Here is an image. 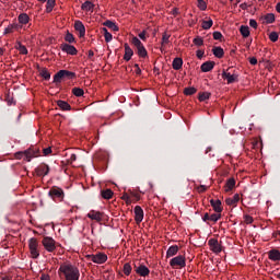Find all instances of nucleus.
<instances>
[{
	"instance_id": "63",
	"label": "nucleus",
	"mask_w": 280,
	"mask_h": 280,
	"mask_svg": "<svg viewBox=\"0 0 280 280\" xmlns=\"http://www.w3.org/2000/svg\"><path fill=\"white\" fill-rule=\"evenodd\" d=\"M241 10H247L248 4L246 2L240 4Z\"/></svg>"
},
{
	"instance_id": "53",
	"label": "nucleus",
	"mask_w": 280,
	"mask_h": 280,
	"mask_svg": "<svg viewBox=\"0 0 280 280\" xmlns=\"http://www.w3.org/2000/svg\"><path fill=\"white\" fill-rule=\"evenodd\" d=\"M104 38H105V43H110V40H113V34L106 33L104 35Z\"/></svg>"
},
{
	"instance_id": "24",
	"label": "nucleus",
	"mask_w": 280,
	"mask_h": 280,
	"mask_svg": "<svg viewBox=\"0 0 280 280\" xmlns=\"http://www.w3.org/2000/svg\"><path fill=\"white\" fill-rule=\"evenodd\" d=\"M173 69L175 71H180V69H183V58L176 57L173 60Z\"/></svg>"
},
{
	"instance_id": "7",
	"label": "nucleus",
	"mask_w": 280,
	"mask_h": 280,
	"mask_svg": "<svg viewBox=\"0 0 280 280\" xmlns=\"http://www.w3.org/2000/svg\"><path fill=\"white\" fill-rule=\"evenodd\" d=\"M42 244L48 253H54L56 250V241L50 236L44 237Z\"/></svg>"
},
{
	"instance_id": "56",
	"label": "nucleus",
	"mask_w": 280,
	"mask_h": 280,
	"mask_svg": "<svg viewBox=\"0 0 280 280\" xmlns=\"http://www.w3.org/2000/svg\"><path fill=\"white\" fill-rule=\"evenodd\" d=\"M249 25H250L254 30H257V21H256V20H249Z\"/></svg>"
},
{
	"instance_id": "19",
	"label": "nucleus",
	"mask_w": 280,
	"mask_h": 280,
	"mask_svg": "<svg viewBox=\"0 0 280 280\" xmlns=\"http://www.w3.org/2000/svg\"><path fill=\"white\" fill-rule=\"evenodd\" d=\"M88 218H90V220H95L96 222H102V212L95 211V210H91L88 213Z\"/></svg>"
},
{
	"instance_id": "10",
	"label": "nucleus",
	"mask_w": 280,
	"mask_h": 280,
	"mask_svg": "<svg viewBox=\"0 0 280 280\" xmlns=\"http://www.w3.org/2000/svg\"><path fill=\"white\" fill-rule=\"evenodd\" d=\"M61 51H65L66 54H69L70 56H77L78 49L74 48V46L69 44H61L60 46Z\"/></svg>"
},
{
	"instance_id": "5",
	"label": "nucleus",
	"mask_w": 280,
	"mask_h": 280,
	"mask_svg": "<svg viewBox=\"0 0 280 280\" xmlns=\"http://www.w3.org/2000/svg\"><path fill=\"white\" fill-rule=\"evenodd\" d=\"M18 154H21L22 156H24V161H27L30 163V161H32V159L36 158V156H40V149H38L37 147H32L30 149H27L24 152H20Z\"/></svg>"
},
{
	"instance_id": "33",
	"label": "nucleus",
	"mask_w": 280,
	"mask_h": 280,
	"mask_svg": "<svg viewBox=\"0 0 280 280\" xmlns=\"http://www.w3.org/2000/svg\"><path fill=\"white\" fill-rule=\"evenodd\" d=\"M234 187H235V178L228 179L225 184V191H233Z\"/></svg>"
},
{
	"instance_id": "54",
	"label": "nucleus",
	"mask_w": 280,
	"mask_h": 280,
	"mask_svg": "<svg viewBox=\"0 0 280 280\" xmlns=\"http://www.w3.org/2000/svg\"><path fill=\"white\" fill-rule=\"evenodd\" d=\"M43 154L44 156H49V154H51V147L43 149Z\"/></svg>"
},
{
	"instance_id": "11",
	"label": "nucleus",
	"mask_w": 280,
	"mask_h": 280,
	"mask_svg": "<svg viewBox=\"0 0 280 280\" xmlns=\"http://www.w3.org/2000/svg\"><path fill=\"white\" fill-rule=\"evenodd\" d=\"M135 271L139 277H150V269L145 265L135 266Z\"/></svg>"
},
{
	"instance_id": "15",
	"label": "nucleus",
	"mask_w": 280,
	"mask_h": 280,
	"mask_svg": "<svg viewBox=\"0 0 280 280\" xmlns=\"http://www.w3.org/2000/svg\"><path fill=\"white\" fill-rule=\"evenodd\" d=\"M74 30L79 32L80 38H83V36L86 34V27H84V24L81 21L74 22Z\"/></svg>"
},
{
	"instance_id": "1",
	"label": "nucleus",
	"mask_w": 280,
	"mask_h": 280,
	"mask_svg": "<svg viewBox=\"0 0 280 280\" xmlns=\"http://www.w3.org/2000/svg\"><path fill=\"white\" fill-rule=\"evenodd\" d=\"M58 275L60 279L65 280H80V269H78V267L71 262L60 265Z\"/></svg>"
},
{
	"instance_id": "34",
	"label": "nucleus",
	"mask_w": 280,
	"mask_h": 280,
	"mask_svg": "<svg viewBox=\"0 0 280 280\" xmlns=\"http://www.w3.org/2000/svg\"><path fill=\"white\" fill-rule=\"evenodd\" d=\"M57 105L59 106V108H61V110H71V105H69V103H67L66 101H58Z\"/></svg>"
},
{
	"instance_id": "9",
	"label": "nucleus",
	"mask_w": 280,
	"mask_h": 280,
	"mask_svg": "<svg viewBox=\"0 0 280 280\" xmlns=\"http://www.w3.org/2000/svg\"><path fill=\"white\" fill-rule=\"evenodd\" d=\"M208 245L210 246V250H212V253H222V246L220 243H218L217 238H210L208 241Z\"/></svg>"
},
{
	"instance_id": "36",
	"label": "nucleus",
	"mask_w": 280,
	"mask_h": 280,
	"mask_svg": "<svg viewBox=\"0 0 280 280\" xmlns=\"http://www.w3.org/2000/svg\"><path fill=\"white\" fill-rule=\"evenodd\" d=\"M39 74L42 75V78H44V80H50L51 79V73H49V70H47V68H44L40 70Z\"/></svg>"
},
{
	"instance_id": "25",
	"label": "nucleus",
	"mask_w": 280,
	"mask_h": 280,
	"mask_svg": "<svg viewBox=\"0 0 280 280\" xmlns=\"http://www.w3.org/2000/svg\"><path fill=\"white\" fill-rule=\"evenodd\" d=\"M18 21L21 25H27L30 23V15L27 13H21L18 16Z\"/></svg>"
},
{
	"instance_id": "27",
	"label": "nucleus",
	"mask_w": 280,
	"mask_h": 280,
	"mask_svg": "<svg viewBox=\"0 0 280 280\" xmlns=\"http://www.w3.org/2000/svg\"><path fill=\"white\" fill-rule=\"evenodd\" d=\"M95 8V4H93V2L91 1H85L82 5H81V10H83L84 12H92V10Z\"/></svg>"
},
{
	"instance_id": "28",
	"label": "nucleus",
	"mask_w": 280,
	"mask_h": 280,
	"mask_svg": "<svg viewBox=\"0 0 280 280\" xmlns=\"http://www.w3.org/2000/svg\"><path fill=\"white\" fill-rule=\"evenodd\" d=\"M201 27L202 30H211V27H213V20H211V18L202 20Z\"/></svg>"
},
{
	"instance_id": "32",
	"label": "nucleus",
	"mask_w": 280,
	"mask_h": 280,
	"mask_svg": "<svg viewBox=\"0 0 280 280\" xmlns=\"http://www.w3.org/2000/svg\"><path fill=\"white\" fill-rule=\"evenodd\" d=\"M114 192L110 189L101 190V196L105 200H110L113 198Z\"/></svg>"
},
{
	"instance_id": "64",
	"label": "nucleus",
	"mask_w": 280,
	"mask_h": 280,
	"mask_svg": "<svg viewBox=\"0 0 280 280\" xmlns=\"http://www.w3.org/2000/svg\"><path fill=\"white\" fill-rule=\"evenodd\" d=\"M276 11L280 14V2L277 3Z\"/></svg>"
},
{
	"instance_id": "4",
	"label": "nucleus",
	"mask_w": 280,
	"mask_h": 280,
	"mask_svg": "<svg viewBox=\"0 0 280 280\" xmlns=\"http://www.w3.org/2000/svg\"><path fill=\"white\" fill-rule=\"evenodd\" d=\"M28 248L32 259H38V257H40V252L38 250V240L36 237L28 240Z\"/></svg>"
},
{
	"instance_id": "49",
	"label": "nucleus",
	"mask_w": 280,
	"mask_h": 280,
	"mask_svg": "<svg viewBox=\"0 0 280 280\" xmlns=\"http://www.w3.org/2000/svg\"><path fill=\"white\" fill-rule=\"evenodd\" d=\"M18 51H20V54H22V56H27V54H28L27 47H25V45L20 46V48H18Z\"/></svg>"
},
{
	"instance_id": "50",
	"label": "nucleus",
	"mask_w": 280,
	"mask_h": 280,
	"mask_svg": "<svg viewBox=\"0 0 280 280\" xmlns=\"http://www.w3.org/2000/svg\"><path fill=\"white\" fill-rule=\"evenodd\" d=\"M213 38H214V40H222L223 35H222L221 32L215 31V32L213 33Z\"/></svg>"
},
{
	"instance_id": "37",
	"label": "nucleus",
	"mask_w": 280,
	"mask_h": 280,
	"mask_svg": "<svg viewBox=\"0 0 280 280\" xmlns=\"http://www.w3.org/2000/svg\"><path fill=\"white\" fill-rule=\"evenodd\" d=\"M72 95H75V97H82L84 95V90H82V88H73Z\"/></svg>"
},
{
	"instance_id": "38",
	"label": "nucleus",
	"mask_w": 280,
	"mask_h": 280,
	"mask_svg": "<svg viewBox=\"0 0 280 280\" xmlns=\"http://www.w3.org/2000/svg\"><path fill=\"white\" fill-rule=\"evenodd\" d=\"M209 97H211V93L209 92H201L199 93V102H207V100H209Z\"/></svg>"
},
{
	"instance_id": "39",
	"label": "nucleus",
	"mask_w": 280,
	"mask_h": 280,
	"mask_svg": "<svg viewBox=\"0 0 280 280\" xmlns=\"http://www.w3.org/2000/svg\"><path fill=\"white\" fill-rule=\"evenodd\" d=\"M55 5H56V0H47L46 12L48 13L51 12Z\"/></svg>"
},
{
	"instance_id": "26",
	"label": "nucleus",
	"mask_w": 280,
	"mask_h": 280,
	"mask_svg": "<svg viewBox=\"0 0 280 280\" xmlns=\"http://www.w3.org/2000/svg\"><path fill=\"white\" fill-rule=\"evenodd\" d=\"M105 27H108L109 30H113V32H119V26L115 24V22L107 20L103 23Z\"/></svg>"
},
{
	"instance_id": "45",
	"label": "nucleus",
	"mask_w": 280,
	"mask_h": 280,
	"mask_svg": "<svg viewBox=\"0 0 280 280\" xmlns=\"http://www.w3.org/2000/svg\"><path fill=\"white\" fill-rule=\"evenodd\" d=\"M66 43H75V37L71 33H67L65 37Z\"/></svg>"
},
{
	"instance_id": "16",
	"label": "nucleus",
	"mask_w": 280,
	"mask_h": 280,
	"mask_svg": "<svg viewBox=\"0 0 280 280\" xmlns=\"http://www.w3.org/2000/svg\"><path fill=\"white\" fill-rule=\"evenodd\" d=\"M222 78L223 80H226L228 84H234V82H237V74H231L224 70L222 72Z\"/></svg>"
},
{
	"instance_id": "2",
	"label": "nucleus",
	"mask_w": 280,
	"mask_h": 280,
	"mask_svg": "<svg viewBox=\"0 0 280 280\" xmlns=\"http://www.w3.org/2000/svg\"><path fill=\"white\" fill-rule=\"evenodd\" d=\"M48 196L55 202H62L65 200V190L58 186H52L48 191Z\"/></svg>"
},
{
	"instance_id": "51",
	"label": "nucleus",
	"mask_w": 280,
	"mask_h": 280,
	"mask_svg": "<svg viewBox=\"0 0 280 280\" xmlns=\"http://www.w3.org/2000/svg\"><path fill=\"white\" fill-rule=\"evenodd\" d=\"M210 218H211V214H209L208 212H206V213L202 215V221L206 222L207 224H209Z\"/></svg>"
},
{
	"instance_id": "6",
	"label": "nucleus",
	"mask_w": 280,
	"mask_h": 280,
	"mask_svg": "<svg viewBox=\"0 0 280 280\" xmlns=\"http://www.w3.org/2000/svg\"><path fill=\"white\" fill-rule=\"evenodd\" d=\"M85 257L86 259L93 261L94 264H106V261L108 260V256H106V254L103 253H98L96 255H86Z\"/></svg>"
},
{
	"instance_id": "40",
	"label": "nucleus",
	"mask_w": 280,
	"mask_h": 280,
	"mask_svg": "<svg viewBox=\"0 0 280 280\" xmlns=\"http://www.w3.org/2000/svg\"><path fill=\"white\" fill-rule=\"evenodd\" d=\"M63 78H68V80H73L75 78V72L69 70H62Z\"/></svg>"
},
{
	"instance_id": "55",
	"label": "nucleus",
	"mask_w": 280,
	"mask_h": 280,
	"mask_svg": "<svg viewBox=\"0 0 280 280\" xmlns=\"http://www.w3.org/2000/svg\"><path fill=\"white\" fill-rule=\"evenodd\" d=\"M12 32H14V28L12 27V24H10V25L4 30V34H12Z\"/></svg>"
},
{
	"instance_id": "58",
	"label": "nucleus",
	"mask_w": 280,
	"mask_h": 280,
	"mask_svg": "<svg viewBox=\"0 0 280 280\" xmlns=\"http://www.w3.org/2000/svg\"><path fill=\"white\" fill-rule=\"evenodd\" d=\"M139 38H141V40H147V37H145V31H142L141 33H139Z\"/></svg>"
},
{
	"instance_id": "14",
	"label": "nucleus",
	"mask_w": 280,
	"mask_h": 280,
	"mask_svg": "<svg viewBox=\"0 0 280 280\" xmlns=\"http://www.w3.org/2000/svg\"><path fill=\"white\" fill-rule=\"evenodd\" d=\"M35 173L37 176H47L49 174V165L40 164L35 168Z\"/></svg>"
},
{
	"instance_id": "21",
	"label": "nucleus",
	"mask_w": 280,
	"mask_h": 280,
	"mask_svg": "<svg viewBox=\"0 0 280 280\" xmlns=\"http://www.w3.org/2000/svg\"><path fill=\"white\" fill-rule=\"evenodd\" d=\"M237 202H240V195L235 194L233 198L225 199V203L230 207H237Z\"/></svg>"
},
{
	"instance_id": "42",
	"label": "nucleus",
	"mask_w": 280,
	"mask_h": 280,
	"mask_svg": "<svg viewBox=\"0 0 280 280\" xmlns=\"http://www.w3.org/2000/svg\"><path fill=\"white\" fill-rule=\"evenodd\" d=\"M197 7L205 12V10H207V2L205 0H197Z\"/></svg>"
},
{
	"instance_id": "44",
	"label": "nucleus",
	"mask_w": 280,
	"mask_h": 280,
	"mask_svg": "<svg viewBox=\"0 0 280 280\" xmlns=\"http://www.w3.org/2000/svg\"><path fill=\"white\" fill-rule=\"evenodd\" d=\"M192 43L197 46V47H202V45H205V40L202 39V37H196Z\"/></svg>"
},
{
	"instance_id": "60",
	"label": "nucleus",
	"mask_w": 280,
	"mask_h": 280,
	"mask_svg": "<svg viewBox=\"0 0 280 280\" xmlns=\"http://www.w3.org/2000/svg\"><path fill=\"white\" fill-rule=\"evenodd\" d=\"M205 56V50H197V58L201 59Z\"/></svg>"
},
{
	"instance_id": "22",
	"label": "nucleus",
	"mask_w": 280,
	"mask_h": 280,
	"mask_svg": "<svg viewBox=\"0 0 280 280\" xmlns=\"http://www.w3.org/2000/svg\"><path fill=\"white\" fill-rule=\"evenodd\" d=\"M271 261H280V252L278 249H271L268 253Z\"/></svg>"
},
{
	"instance_id": "8",
	"label": "nucleus",
	"mask_w": 280,
	"mask_h": 280,
	"mask_svg": "<svg viewBox=\"0 0 280 280\" xmlns=\"http://www.w3.org/2000/svg\"><path fill=\"white\" fill-rule=\"evenodd\" d=\"M170 266L174 267V266H179V268H185V266H187V262L185 260V256H177L174 257L170 260Z\"/></svg>"
},
{
	"instance_id": "43",
	"label": "nucleus",
	"mask_w": 280,
	"mask_h": 280,
	"mask_svg": "<svg viewBox=\"0 0 280 280\" xmlns=\"http://www.w3.org/2000/svg\"><path fill=\"white\" fill-rule=\"evenodd\" d=\"M269 40H271V43H277L279 40V34L277 32H271L269 34Z\"/></svg>"
},
{
	"instance_id": "13",
	"label": "nucleus",
	"mask_w": 280,
	"mask_h": 280,
	"mask_svg": "<svg viewBox=\"0 0 280 280\" xmlns=\"http://www.w3.org/2000/svg\"><path fill=\"white\" fill-rule=\"evenodd\" d=\"M210 205L215 213H222L224 208H222V201L220 199H211Z\"/></svg>"
},
{
	"instance_id": "47",
	"label": "nucleus",
	"mask_w": 280,
	"mask_h": 280,
	"mask_svg": "<svg viewBox=\"0 0 280 280\" xmlns=\"http://www.w3.org/2000/svg\"><path fill=\"white\" fill-rule=\"evenodd\" d=\"M170 36L167 33H163L162 35V45H168L170 44Z\"/></svg>"
},
{
	"instance_id": "61",
	"label": "nucleus",
	"mask_w": 280,
	"mask_h": 280,
	"mask_svg": "<svg viewBox=\"0 0 280 280\" xmlns=\"http://www.w3.org/2000/svg\"><path fill=\"white\" fill-rule=\"evenodd\" d=\"M11 26L13 27V30H16L19 32V30H21V27H23L21 24H11Z\"/></svg>"
},
{
	"instance_id": "59",
	"label": "nucleus",
	"mask_w": 280,
	"mask_h": 280,
	"mask_svg": "<svg viewBox=\"0 0 280 280\" xmlns=\"http://www.w3.org/2000/svg\"><path fill=\"white\" fill-rule=\"evenodd\" d=\"M249 63L253 65V66L257 65V58L256 57H250L249 58Z\"/></svg>"
},
{
	"instance_id": "57",
	"label": "nucleus",
	"mask_w": 280,
	"mask_h": 280,
	"mask_svg": "<svg viewBox=\"0 0 280 280\" xmlns=\"http://www.w3.org/2000/svg\"><path fill=\"white\" fill-rule=\"evenodd\" d=\"M136 74L141 75V68H139L138 63H135Z\"/></svg>"
},
{
	"instance_id": "48",
	"label": "nucleus",
	"mask_w": 280,
	"mask_h": 280,
	"mask_svg": "<svg viewBox=\"0 0 280 280\" xmlns=\"http://www.w3.org/2000/svg\"><path fill=\"white\" fill-rule=\"evenodd\" d=\"M74 161H78V156L75 153H72L70 158L67 160L68 165H72Z\"/></svg>"
},
{
	"instance_id": "30",
	"label": "nucleus",
	"mask_w": 280,
	"mask_h": 280,
	"mask_svg": "<svg viewBox=\"0 0 280 280\" xmlns=\"http://www.w3.org/2000/svg\"><path fill=\"white\" fill-rule=\"evenodd\" d=\"M240 32H241L243 38H248V36H250V28L246 25H242L240 27Z\"/></svg>"
},
{
	"instance_id": "3",
	"label": "nucleus",
	"mask_w": 280,
	"mask_h": 280,
	"mask_svg": "<svg viewBox=\"0 0 280 280\" xmlns=\"http://www.w3.org/2000/svg\"><path fill=\"white\" fill-rule=\"evenodd\" d=\"M131 43L136 47L139 58H148V50L145 49V46H143V43H141L140 38L132 37Z\"/></svg>"
},
{
	"instance_id": "62",
	"label": "nucleus",
	"mask_w": 280,
	"mask_h": 280,
	"mask_svg": "<svg viewBox=\"0 0 280 280\" xmlns=\"http://www.w3.org/2000/svg\"><path fill=\"white\" fill-rule=\"evenodd\" d=\"M40 280H51V278L49 277V275H42Z\"/></svg>"
},
{
	"instance_id": "46",
	"label": "nucleus",
	"mask_w": 280,
	"mask_h": 280,
	"mask_svg": "<svg viewBox=\"0 0 280 280\" xmlns=\"http://www.w3.org/2000/svg\"><path fill=\"white\" fill-rule=\"evenodd\" d=\"M198 90H196V88H186L185 90H184V93L186 94V95H195V93L197 92Z\"/></svg>"
},
{
	"instance_id": "17",
	"label": "nucleus",
	"mask_w": 280,
	"mask_h": 280,
	"mask_svg": "<svg viewBox=\"0 0 280 280\" xmlns=\"http://www.w3.org/2000/svg\"><path fill=\"white\" fill-rule=\"evenodd\" d=\"M124 47H125L124 60H126V62H129L132 56H135V51L132 50V48H130V45L128 44H125Z\"/></svg>"
},
{
	"instance_id": "35",
	"label": "nucleus",
	"mask_w": 280,
	"mask_h": 280,
	"mask_svg": "<svg viewBox=\"0 0 280 280\" xmlns=\"http://www.w3.org/2000/svg\"><path fill=\"white\" fill-rule=\"evenodd\" d=\"M122 272L126 275V277H130V273L132 272V266H130L129 262H126L122 267Z\"/></svg>"
},
{
	"instance_id": "23",
	"label": "nucleus",
	"mask_w": 280,
	"mask_h": 280,
	"mask_svg": "<svg viewBox=\"0 0 280 280\" xmlns=\"http://www.w3.org/2000/svg\"><path fill=\"white\" fill-rule=\"evenodd\" d=\"M212 54L215 58H224V49L220 46H214L212 48Z\"/></svg>"
},
{
	"instance_id": "20",
	"label": "nucleus",
	"mask_w": 280,
	"mask_h": 280,
	"mask_svg": "<svg viewBox=\"0 0 280 280\" xmlns=\"http://www.w3.org/2000/svg\"><path fill=\"white\" fill-rule=\"evenodd\" d=\"M260 21H262V23H266L267 25H270L275 22V15L273 13H267L266 15L260 16Z\"/></svg>"
},
{
	"instance_id": "12",
	"label": "nucleus",
	"mask_w": 280,
	"mask_h": 280,
	"mask_svg": "<svg viewBox=\"0 0 280 280\" xmlns=\"http://www.w3.org/2000/svg\"><path fill=\"white\" fill-rule=\"evenodd\" d=\"M133 213L137 224H141V222H143V209L141 208V206H136L133 209Z\"/></svg>"
},
{
	"instance_id": "18",
	"label": "nucleus",
	"mask_w": 280,
	"mask_h": 280,
	"mask_svg": "<svg viewBox=\"0 0 280 280\" xmlns=\"http://www.w3.org/2000/svg\"><path fill=\"white\" fill-rule=\"evenodd\" d=\"M215 67L214 61H206L201 65V71L203 73H209V71H213V68Z\"/></svg>"
},
{
	"instance_id": "52",
	"label": "nucleus",
	"mask_w": 280,
	"mask_h": 280,
	"mask_svg": "<svg viewBox=\"0 0 280 280\" xmlns=\"http://www.w3.org/2000/svg\"><path fill=\"white\" fill-rule=\"evenodd\" d=\"M244 220H245V223H246V224H253V222H254L253 217H250V215H248V214H246V215L244 217Z\"/></svg>"
},
{
	"instance_id": "41",
	"label": "nucleus",
	"mask_w": 280,
	"mask_h": 280,
	"mask_svg": "<svg viewBox=\"0 0 280 280\" xmlns=\"http://www.w3.org/2000/svg\"><path fill=\"white\" fill-rule=\"evenodd\" d=\"M222 218V213L220 212H215L210 214V222H218V220H220Z\"/></svg>"
},
{
	"instance_id": "29",
	"label": "nucleus",
	"mask_w": 280,
	"mask_h": 280,
	"mask_svg": "<svg viewBox=\"0 0 280 280\" xmlns=\"http://www.w3.org/2000/svg\"><path fill=\"white\" fill-rule=\"evenodd\" d=\"M178 253V245H172L166 252V257H174Z\"/></svg>"
},
{
	"instance_id": "31",
	"label": "nucleus",
	"mask_w": 280,
	"mask_h": 280,
	"mask_svg": "<svg viewBox=\"0 0 280 280\" xmlns=\"http://www.w3.org/2000/svg\"><path fill=\"white\" fill-rule=\"evenodd\" d=\"M65 78V72H62V70L58 71L55 75H54V82L55 84H60V82H62V79Z\"/></svg>"
}]
</instances>
